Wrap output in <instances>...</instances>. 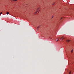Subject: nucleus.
Listing matches in <instances>:
<instances>
[{
	"label": "nucleus",
	"instance_id": "obj_1",
	"mask_svg": "<svg viewBox=\"0 0 74 74\" xmlns=\"http://www.w3.org/2000/svg\"><path fill=\"white\" fill-rule=\"evenodd\" d=\"M40 10V8H37L36 11V12H35L34 14H37L38 13V12H39Z\"/></svg>",
	"mask_w": 74,
	"mask_h": 74
},
{
	"label": "nucleus",
	"instance_id": "obj_2",
	"mask_svg": "<svg viewBox=\"0 0 74 74\" xmlns=\"http://www.w3.org/2000/svg\"><path fill=\"white\" fill-rule=\"evenodd\" d=\"M64 39V37H62L60 39V41H61L62 40H63Z\"/></svg>",
	"mask_w": 74,
	"mask_h": 74
},
{
	"label": "nucleus",
	"instance_id": "obj_3",
	"mask_svg": "<svg viewBox=\"0 0 74 74\" xmlns=\"http://www.w3.org/2000/svg\"><path fill=\"white\" fill-rule=\"evenodd\" d=\"M56 40L57 42L59 41V38H57L56 39Z\"/></svg>",
	"mask_w": 74,
	"mask_h": 74
},
{
	"label": "nucleus",
	"instance_id": "obj_4",
	"mask_svg": "<svg viewBox=\"0 0 74 74\" xmlns=\"http://www.w3.org/2000/svg\"><path fill=\"white\" fill-rule=\"evenodd\" d=\"M66 41L67 42H70V40H67Z\"/></svg>",
	"mask_w": 74,
	"mask_h": 74
},
{
	"label": "nucleus",
	"instance_id": "obj_5",
	"mask_svg": "<svg viewBox=\"0 0 74 74\" xmlns=\"http://www.w3.org/2000/svg\"><path fill=\"white\" fill-rule=\"evenodd\" d=\"M7 15H8V14H10V13H9V12H7Z\"/></svg>",
	"mask_w": 74,
	"mask_h": 74
},
{
	"label": "nucleus",
	"instance_id": "obj_6",
	"mask_svg": "<svg viewBox=\"0 0 74 74\" xmlns=\"http://www.w3.org/2000/svg\"><path fill=\"white\" fill-rule=\"evenodd\" d=\"M17 0H14L12 1H17Z\"/></svg>",
	"mask_w": 74,
	"mask_h": 74
},
{
	"label": "nucleus",
	"instance_id": "obj_7",
	"mask_svg": "<svg viewBox=\"0 0 74 74\" xmlns=\"http://www.w3.org/2000/svg\"><path fill=\"white\" fill-rule=\"evenodd\" d=\"M73 52V50L72 49L71 51V52L72 53Z\"/></svg>",
	"mask_w": 74,
	"mask_h": 74
},
{
	"label": "nucleus",
	"instance_id": "obj_8",
	"mask_svg": "<svg viewBox=\"0 0 74 74\" xmlns=\"http://www.w3.org/2000/svg\"><path fill=\"white\" fill-rule=\"evenodd\" d=\"M71 73V71H70V72L69 74H70Z\"/></svg>",
	"mask_w": 74,
	"mask_h": 74
},
{
	"label": "nucleus",
	"instance_id": "obj_9",
	"mask_svg": "<svg viewBox=\"0 0 74 74\" xmlns=\"http://www.w3.org/2000/svg\"><path fill=\"white\" fill-rule=\"evenodd\" d=\"M0 14H2V12H1L0 13Z\"/></svg>",
	"mask_w": 74,
	"mask_h": 74
},
{
	"label": "nucleus",
	"instance_id": "obj_10",
	"mask_svg": "<svg viewBox=\"0 0 74 74\" xmlns=\"http://www.w3.org/2000/svg\"><path fill=\"white\" fill-rule=\"evenodd\" d=\"M63 18V17H62L61 19H60V20H61Z\"/></svg>",
	"mask_w": 74,
	"mask_h": 74
},
{
	"label": "nucleus",
	"instance_id": "obj_11",
	"mask_svg": "<svg viewBox=\"0 0 74 74\" xmlns=\"http://www.w3.org/2000/svg\"><path fill=\"white\" fill-rule=\"evenodd\" d=\"M40 27V26H38V28Z\"/></svg>",
	"mask_w": 74,
	"mask_h": 74
}]
</instances>
